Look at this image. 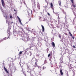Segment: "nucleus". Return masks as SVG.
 <instances>
[{"label": "nucleus", "mask_w": 76, "mask_h": 76, "mask_svg": "<svg viewBox=\"0 0 76 76\" xmlns=\"http://www.w3.org/2000/svg\"><path fill=\"white\" fill-rule=\"evenodd\" d=\"M31 1L33 5L32 8L33 9L34 12H37V11H38V10L37 9V8H36V4H35V2L34 1V0H31Z\"/></svg>", "instance_id": "nucleus-1"}, {"label": "nucleus", "mask_w": 76, "mask_h": 76, "mask_svg": "<svg viewBox=\"0 0 76 76\" xmlns=\"http://www.w3.org/2000/svg\"><path fill=\"white\" fill-rule=\"evenodd\" d=\"M0 9L1 10V11L2 12H3V15H4V17H5V15H6V13H5L4 12H3V9L2 8V7H1L0 6Z\"/></svg>", "instance_id": "nucleus-2"}, {"label": "nucleus", "mask_w": 76, "mask_h": 76, "mask_svg": "<svg viewBox=\"0 0 76 76\" xmlns=\"http://www.w3.org/2000/svg\"><path fill=\"white\" fill-rule=\"evenodd\" d=\"M1 1L3 7H4V8H5L6 7L5 6V4H4V2L3 0H1Z\"/></svg>", "instance_id": "nucleus-3"}, {"label": "nucleus", "mask_w": 76, "mask_h": 76, "mask_svg": "<svg viewBox=\"0 0 76 76\" xmlns=\"http://www.w3.org/2000/svg\"><path fill=\"white\" fill-rule=\"evenodd\" d=\"M10 29H11V28H10V27H9L8 28V30H7V33H8L9 35V37L10 36Z\"/></svg>", "instance_id": "nucleus-4"}, {"label": "nucleus", "mask_w": 76, "mask_h": 76, "mask_svg": "<svg viewBox=\"0 0 76 76\" xmlns=\"http://www.w3.org/2000/svg\"><path fill=\"white\" fill-rule=\"evenodd\" d=\"M17 18H18V20L20 24H21V25H22V22H21V20H20V18H19V17L18 16H17Z\"/></svg>", "instance_id": "nucleus-5"}, {"label": "nucleus", "mask_w": 76, "mask_h": 76, "mask_svg": "<svg viewBox=\"0 0 76 76\" xmlns=\"http://www.w3.org/2000/svg\"><path fill=\"white\" fill-rule=\"evenodd\" d=\"M4 69L6 72V73H9V72L7 71V69L5 67V66H4Z\"/></svg>", "instance_id": "nucleus-6"}, {"label": "nucleus", "mask_w": 76, "mask_h": 76, "mask_svg": "<svg viewBox=\"0 0 76 76\" xmlns=\"http://www.w3.org/2000/svg\"><path fill=\"white\" fill-rule=\"evenodd\" d=\"M8 38H9V37H8L7 38H6V37H5V38H4V39H2V40H0V42H1V41H3H3H4V40L5 39H8Z\"/></svg>", "instance_id": "nucleus-7"}, {"label": "nucleus", "mask_w": 76, "mask_h": 76, "mask_svg": "<svg viewBox=\"0 0 76 76\" xmlns=\"http://www.w3.org/2000/svg\"><path fill=\"white\" fill-rule=\"evenodd\" d=\"M41 26L42 28V32H44V30H45V29H44V26L42 25Z\"/></svg>", "instance_id": "nucleus-8"}, {"label": "nucleus", "mask_w": 76, "mask_h": 76, "mask_svg": "<svg viewBox=\"0 0 76 76\" xmlns=\"http://www.w3.org/2000/svg\"><path fill=\"white\" fill-rule=\"evenodd\" d=\"M37 61L36 62H35V64L34 65V67H37L38 66V65H37Z\"/></svg>", "instance_id": "nucleus-9"}, {"label": "nucleus", "mask_w": 76, "mask_h": 76, "mask_svg": "<svg viewBox=\"0 0 76 76\" xmlns=\"http://www.w3.org/2000/svg\"><path fill=\"white\" fill-rule=\"evenodd\" d=\"M38 45L39 47H41V45H42V43H41V42H40L39 43H38Z\"/></svg>", "instance_id": "nucleus-10"}, {"label": "nucleus", "mask_w": 76, "mask_h": 76, "mask_svg": "<svg viewBox=\"0 0 76 76\" xmlns=\"http://www.w3.org/2000/svg\"><path fill=\"white\" fill-rule=\"evenodd\" d=\"M22 54V52L21 51L20 52L19 54H18L19 56H21Z\"/></svg>", "instance_id": "nucleus-11"}, {"label": "nucleus", "mask_w": 76, "mask_h": 76, "mask_svg": "<svg viewBox=\"0 0 76 76\" xmlns=\"http://www.w3.org/2000/svg\"><path fill=\"white\" fill-rule=\"evenodd\" d=\"M52 44L53 47H55V44L54 42H53Z\"/></svg>", "instance_id": "nucleus-12"}, {"label": "nucleus", "mask_w": 76, "mask_h": 76, "mask_svg": "<svg viewBox=\"0 0 76 76\" xmlns=\"http://www.w3.org/2000/svg\"><path fill=\"white\" fill-rule=\"evenodd\" d=\"M13 70L14 72H16V70H17V69H16V67H14L13 68Z\"/></svg>", "instance_id": "nucleus-13"}, {"label": "nucleus", "mask_w": 76, "mask_h": 76, "mask_svg": "<svg viewBox=\"0 0 76 76\" xmlns=\"http://www.w3.org/2000/svg\"><path fill=\"white\" fill-rule=\"evenodd\" d=\"M60 73L61 74V75H63V72H62V70H60Z\"/></svg>", "instance_id": "nucleus-14"}, {"label": "nucleus", "mask_w": 76, "mask_h": 76, "mask_svg": "<svg viewBox=\"0 0 76 76\" xmlns=\"http://www.w3.org/2000/svg\"><path fill=\"white\" fill-rule=\"evenodd\" d=\"M28 70L27 72L31 73V69H28Z\"/></svg>", "instance_id": "nucleus-15"}, {"label": "nucleus", "mask_w": 76, "mask_h": 76, "mask_svg": "<svg viewBox=\"0 0 76 76\" xmlns=\"http://www.w3.org/2000/svg\"><path fill=\"white\" fill-rule=\"evenodd\" d=\"M59 4L60 6H61V1H58Z\"/></svg>", "instance_id": "nucleus-16"}, {"label": "nucleus", "mask_w": 76, "mask_h": 76, "mask_svg": "<svg viewBox=\"0 0 76 76\" xmlns=\"http://www.w3.org/2000/svg\"><path fill=\"white\" fill-rule=\"evenodd\" d=\"M37 7H38V9H40V8H39L40 7L39 4H37Z\"/></svg>", "instance_id": "nucleus-17"}, {"label": "nucleus", "mask_w": 76, "mask_h": 76, "mask_svg": "<svg viewBox=\"0 0 76 76\" xmlns=\"http://www.w3.org/2000/svg\"><path fill=\"white\" fill-rule=\"evenodd\" d=\"M55 14V15H56L57 16H58V18H59V14L58 13H56Z\"/></svg>", "instance_id": "nucleus-18"}, {"label": "nucleus", "mask_w": 76, "mask_h": 76, "mask_svg": "<svg viewBox=\"0 0 76 76\" xmlns=\"http://www.w3.org/2000/svg\"><path fill=\"white\" fill-rule=\"evenodd\" d=\"M12 72H13V71H12V70L11 69V70H10V73L11 74H12Z\"/></svg>", "instance_id": "nucleus-19"}, {"label": "nucleus", "mask_w": 76, "mask_h": 76, "mask_svg": "<svg viewBox=\"0 0 76 76\" xmlns=\"http://www.w3.org/2000/svg\"><path fill=\"white\" fill-rule=\"evenodd\" d=\"M72 6L74 7V8H75L76 7V6L74 4H72Z\"/></svg>", "instance_id": "nucleus-20"}, {"label": "nucleus", "mask_w": 76, "mask_h": 76, "mask_svg": "<svg viewBox=\"0 0 76 76\" xmlns=\"http://www.w3.org/2000/svg\"><path fill=\"white\" fill-rule=\"evenodd\" d=\"M50 6H51V8H52V7H53V5L52 3H50Z\"/></svg>", "instance_id": "nucleus-21"}, {"label": "nucleus", "mask_w": 76, "mask_h": 76, "mask_svg": "<svg viewBox=\"0 0 76 76\" xmlns=\"http://www.w3.org/2000/svg\"><path fill=\"white\" fill-rule=\"evenodd\" d=\"M10 17L11 19H12V18H13V17H12V16H11V15L10 14Z\"/></svg>", "instance_id": "nucleus-22"}, {"label": "nucleus", "mask_w": 76, "mask_h": 76, "mask_svg": "<svg viewBox=\"0 0 76 76\" xmlns=\"http://www.w3.org/2000/svg\"><path fill=\"white\" fill-rule=\"evenodd\" d=\"M6 22H7V23H8V25H9V21H8V20H6Z\"/></svg>", "instance_id": "nucleus-23"}, {"label": "nucleus", "mask_w": 76, "mask_h": 76, "mask_svg": "<svg viewBox=\"0 0 76 76\" xmlns=\"http://www.w3.org/2000/svg\"><path fill=\"white\" fill-rule=\"evenodd\" d=\"M69 34H70V36H71V37H72L73 35H72V34H71V33L70 32H69Z\"/></svg>", "instance_id": "nucleus-24"}, {"label": "nucleus", "mask_w": 76, "mask_h": 76, "mask_svg": "<svg viewBox=\"0 0 76 76\" xmlns=\"http://www.w3.org/2000/svg\"><path fill=\"white\" fill-rule=\"evenodd\" d=\"M70 1L72 2V3H73L74 1L73 0H70Z\"/></svg>", "instance_id": "nucleus-25"}, {"label": "nucleus", "mask_w": 76, "mask_h": 76, "mask_svg": "<svg viewBox=\"0 0 76 76\" xmlns=\"http://www.w3.org/2000/svg\"><path fill=\"white\" fill-rule=\"evenodd\" d=\"M58 37H59V38H61V35L60 34H59L58 35Z\"/></svg>", "instance_id": "nucleus-26"}, {"label": "nucleus", "mask_w": 76, "mask_h": 76, "mask_svg": "<svg viewBox=\"0 0 76 76\" xmlns=\"http://www.w3.org/2000/svg\"><path fill=\"white\" fill-rule=\"evenodd\" d=\"M30 53V56H31L32 55V53L31 52H30L29 53Z\"/></svg>", "instance_id": "nucleus-27"}, {"label": "nucleus", "mask_w": 76, "mask_h": 76, "mask_svg": "<svg viewBox=\"0 0 76 76\" xmlns=\"http://www.w3.org/2000/svg\"><path fill=\"white\" fill-rule=\"evenodd\" d=\"M46 69V67H45V66H43V70H44V69Z\"/></svg>", "instance_id": "nucleus-28"}, {"label": "nucleus", "mask_w": 76, "mask_h": 76, "mask_svg": "<svg viewBox=\"0 0 76 76\" xmlns=\"http://www.w3.org/2000/svg\"><path fill=\"white\" fill-rule=\"evenodd\" d=\"M51 56V53H49L48 56V57H50V56Z\"/></svg>", "instance_id": "nucleus-29"}, {"label": "nucleus", "mask_w": 76, "mask_h": 76, "mask_svg": "<svg viewBox=\"0 0 76 76\" xmlns=\"http://www.w3.org/2000/svg\"><path fill=\"white\" fill-rule=\"evenodd\" d=\"M53 21H54V22H57V20H55L54 19H53Z\"/></svg>", "instance_id": "nucleus-30"}, {"label": "nucleus", "mask_w": 76, "mask_h": 76, "mask_svg": "<svg viewBox=\"0 0 76 76\" xmlns=\"http://www.w3.org/2000/svg\"><path fill=\"white\" fill-rule=\"evenodd\" d=\"M52 9L53 10V12L55 14H56V12H54V8H52Z\"/></svg>", "instance_id": "nucleus-31"}, {"label": "nucleus", "mask_w": 76, "mask_h": 76, "mask_svg": "<svg viewBox=\"0 0 76 76\" xmlns=\"http://www.w3.org/2000/svg\"><path fill=\"white\" fill-rule=\"evenodd\" d=\"M27 69H29V66H27Z\"/></svg>", "instance_id": "nucleus-32"}, {"label": "nucleus", "mask_w": 76, "mask_h": 76, "mask_svg": "<svg viewBox=\"0 0 76 76\" xmlns=\"http://www.w3.org/2000/svg\"><path fill=\"white\" fill-rule=\"evenodd\" d=\"M48 16H50V14L49 13H48Z\"/></svg>", "instance_id": "nucleus-33"}, {"label": "nucleus", "mask_w": 76, "mask_h": 76, "mask_svg": "<svg viewBox=\"0 0 76 76\" xmlns=\"http://www.w3.org/2000/svg\"><path fill=\"white\" fill-rule=\"evenodd\" d=\"M44 63H47V60H45L44 61Z\"/></svg>", "instance_id": "nucleus-34"}, {"label": "nucleus", "mask_w": 76, "mask_h": 76, "mask_svg": "<svg viewBox=\"0 0 76 76\" xmlns=\"http://www.w3.org/2000/svg\"><path fill=\"white\" fill-rule=\"evenodd\" d=\"M5 19H7V16H6Z\"/></svg>", "instance_id": "nucleus-35"}, {"label": "nucleus", "mask_w": 76, "mask_h": 76, "mask_svg": "<svg viewBox=\"0 0 76 76\" xmlns=\"http://www.w3.org/2000/svg\"><path fill=\"white\" fill-rule=\"evenodd\" d=\"M41 67L40 66H38L39 69H40Z\"/></svg>", "instance_id": "nucleus-36"}, {"label": "nucleus", "mask_w": 76, "mask_h": 76, "mask_svg": "<svg viewBox=\"0 0 76 76\" xmlns=\"http://www.w3.org/2000/svg\"><path fill=\"white\" fill-rule=\"evenodd\" d=\"M73 48H76V47H75V45L73 46Z\"/></svg>", "instance_id": "nucleus-37"}, {"label": "nucleus", "mask_w": 76, "mask_h": 76, "mask_svg": "<svg viewBox=\"0 0 76 76\" xmlns=\"http://www.w3.org/2000/svg\"><path fill=\"white\" fill-rule=\"evenodd\" d=\"M72 39H74V37H72Z\"/></svg>", "instance_id": "nucleus-38"}, {"label": "nucleus", "mask_w": 76, "mask_h": 76, "mask_svg": "<svg viewBox=\"0 0 76 76\" xmlns=\"http://www.w3.org/2000/svg\"><path fill=\"white\" fill-rule=\"evenodd\" d=\"M64 12V14H65L66 15V12Z\"/></svg>", "instance_id": "nucleus-39"}, {"label": "nucleus", "mask_w": 76, "mask_h": 76, "mask_svg": "<svg viewBox=\"0 0 76 76\" xmlns=\"http://www.w3.org/2000/svg\"><path fill=\"white\" fill-rule=\"evenodd\" d=\"M45 1H46V3H47V4H48V2H47V0H45Z\"/></svg>", "instance_id": "nucleus-40"}, {"label": "nucleus", "mask_w": 76, "mask_h": 76, "mask_svg": "<svg viewBox=\"0 0 76 76\" xmlns=\"http://www.w3.org/2000/svg\"><path fill=\"white\" fill-rule=\"evenodd\" d=\"M31 13H32V10H31Z\"/></svg>", "instance_id": "nucleus-41"}, {"label": "nucleus", "mask_w": 76, "mask_h": 76, "mask_svg": "<svg viewBox=\"0 0 76 76\" xmlns=\"http://www.w3.org/2000/svg\"><path fill=\"white\" fill-rule=\"evenodd\" d=\"M24 4H25V5H26V3H25V2L24 3Z\"/></svg>", "instance_id": "nucleus-42"}, {"label": "nucleus", "mask_w": 76, "mask_h": 76, "mask_svg": "<svg viewBox=\"0 0 76 76\" xmlns=\"http://www.w3.org/2000/svg\"><path fill=\"white\" fill-rule=\"evenodd\" d=\"M61 59H63V58L62 57H61Z\"/></svg>", "instance_id": "nucleus-43"}, {"label": "nucleus", "mask_w": 76, "mask_h": 76, "mask_svg": "<svg viewBox=\"0 0 76 76\" xmlns=\"http://www.w3.org/2000/svg\"><path fill=\"white\" fill-rule=\"evenodd\" d=\"M14 11H15V12H16V10H14Z\"/></svg>", "instance_id": "nucleus-44"}, {"label": "nucleus", "mask_w": 76, "mask_h": 76, "mask_svg": "<svg viewBox=\"0 0 76 76\" xmlns=\"http://www.w3.org/2000/svg\"><path fill=\"white\" fill-rule=\"evenodd\" d=\"M62 11V12H63V11H64V10H63Z\"/></svg>", "instance_id": "nucleus-45"}, {"label": "nucleus", "mask_w": 76, "mask_h": 76, "mask_svg": "<svg viewBox=\"0 0 76 76\" xmlns=\"http://www.w3.org/2000/svg\"><path fill=\"white\" fill-rule=\"evenodd\" d=\"M21 64H22L21 63L20 64V65L21 66Z\"/></svg>", "instance_id": "nucleus-46"}, {"label": "nucleus", "mask_w": 76, "mask_h": 76, "mask_svg": "<svg viewBox=\"0 0 76 76\" xmlns=\"http://www.w3.org/2000/svg\"><path fill=\"white\" fill-rule=\"evenodd\" d=\"M67 76H69V74H67Z\"/></svg>", "instance_id": "nucleus-47"}, {"label": "nucleus", "mask_w": 76, "mask_h": 76, "mask_svg": "<svg viewBox=\"0 0 76 76\" xmlns=\"http://www.w3.org/2000/svg\"><path fill=\"white\" fill-rule=\"evenodd\" d=\"M13 23V22H11V23Z\"/></svg>", "instance_id": "nucleus-48"}, {"label": "nucleus", "mask_w": 76, "mask_h": 76, "mask_svg": "<svg viewBox=\"0 0 76 76\" xmlns=\"http://www.w3.org/2000/svg\"><path fill=\"white\" fill-rule=\"evenodd\" d=\"M23 64H22V66H23Z\"/></svg>", "instance_id": "nucleus-49"}, {"label": "nucleus", "mask_w": 76, "mask_h": 76, "mask_svg": "<svg viewBox=\"0 0 76 76\" xmlns=\"http://www.w3.org/2000/svg\"><path fill=\"white\" fill-rule=\"evenodd\" d=\"M41 17H40V18L39 19H41Z\"/></svg>", "instance_id": "nucleus-50"}, {"label": "nucleus", "mask_w": 76, "mask_h": 76, "mask_svg": "<svg viewBox=\"0 0 76 76\" xmlns=\"http://www.w3.org/2000/svg\"><path fill=\"white\" fill-rule=\"evenodd\" d=\"M24 41H25V40H24Z\"/></svg>", "instance_id": "nucleus-51"}, {"label": "nucleus", "mask_w": 76, "mask_h": 76, "mask_svg": "<svg viewBox=\"0 0 76 76\" xmlns=\"http://www.w3.org/2000/svg\"><path fill=\"white\" fill-rule=\"evenodd\" d=\"M26 23H28V22H27Z\"/></svg>", "instance_id": "nucleus-52"}, {"label": "nucleus", "mask_w": 76, "mask_h": 76, "mask_svg": "<svg viewBox=\"0 0 76 76\" xmlns=\"http://www.w3.org/2000/svg\"><path fill=\"white\" fill-rule=\"evenodd\" d=\"M30 10V11H31V10Z\"/></svg>", "instance_id": "nucleus-53"}, {"label": "nucleus", "mask_w": 76, "mask_h": 76, "mask_svg": "<svg viewBox=\"0 0 76 76\" xmlns=\"http://www.w3.org/2000/svg\"><path fill=\"white\" fill-rule=\"evenodd\" d=\"M10 67V66H9V67Z\"/></svg>", "instance_id": "nucleus-54"}, {"label": "nucleus", "mask_w": 76, "mask_h": 76, "mask_svg": "<svg viewBox=\"0 0 76 76\" xmlns=\"http://www.w3.org/2000/svg\"><path fill=\"white\" fill-rule=\"evenodd\" d=\"M51 67H53V66H51Z\"/></svg>", "instance_id": "nucleus-55"}, {"label": "nucleus", "mask_w": 76, "mask_h": 76, "mask_svg": "<svg viewBox=\"0 0 76 76\" xmlns=\"http://www.w3.org/2000/svg\"><path fill=\"white\" fill-rule=\"evenodd\" d=\"M68 31H69V30H68Z\"/></svg>", "instance_id": "nucleus-56"}, {"label": "nucleus", "mask_w": 76, "mask_h": 76, "mask_svg": "<svg viewBox=\"0 0 76 76\" xmlns=\"http://www.w3.org/2000/svg\"><path fill=\"white\" fill-rule=\"evenodd\" d=\"M50 58H51V57H50Z\"/></svg>", "instance_id": "nucleus-57"}]
</instances>
